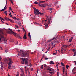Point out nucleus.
Instances as JSON below:
<instances>
[{"label": "nucleus", "instance_id": "9", "mask_svg": "<svg viewBox=\"0 0 76 76\" xmlns=\"http://www.w3.org/2000/svg\"><path fill=\"white\" fill-rule=\"evenodd\" d=\"M4 19L5 20H7V21H9V20H10V19L7 18V17H6V16H5Z\"/></svg>", "mask_w": 76, "mask_h": 76}, {"label": "nucleus", "instance_id": "36", "mask_svg": "<svg viewBox=\"0 0 76 76\" xmlns=\"http://www.w3.org/2000/svg\"><path fill=\"white\" fill-rule=\"evenodd\" d=\"M0 19H1V20H3V21H4V19L3 18H1H1Z\"/></svg>", "mask_w": 76, "mask_h": 76}, {"label": "nucleus", "instance_id": "25", "mask_svg": "<svg viewBox=\"0 0 76 76\" xmlns=\"http://www.w3.org/2000/svg\"><path fill=\"white\" fill-rule=\"evenodd\" d=\"M63 69V71H65V67L64 66L62 68Z\"/></svg>", "mask_w": 76, "mask_h": 76}, {"label": "nucleus", "instance_id": "59", "mask_svg": "<svg viewBox=\"0 0 76 76\" xmlns=\"http://www.w3.org/2000/svg\"><path fill=\"white\" fill-rule=\"evenodd\" d=\"M0 48L1 49V50H3V49H2V48L0 46Z\"/></svg>", "mask_w": 76, "mask_h": 76}, {"label": "nucleus", "instance_id": "53", "mask_svg": "<svg viewBox=\"0 0 76 76\" xmlns=\"http://www.w3.org/2000/svg\"><path fill=\"white\" fill-rule=\"evenodd\" d=\"M4 10L3 9V10H1V11H2L3 12H4Z\"/></svg>", "mask_w": 76, "mask_h": 76}, {"label": "nucleus", "instance_id": "14", "mask_svg": "<svg viewBox=\"0 0 76 76\" xmlns=\"http://www.w3.org/2000/svg\"><path fill=\"white\" fill-rule=\"evenodd\" d=\"M23 38L24 39H27V37H26V35H25L24 36Z\"/></svg>", "mask_w": 76, "mask_h": 76}, {"label": "nucleus", "instance_id": "44", "mask_svg": "<svg viewBox=\"0 0 76 76\" xmlns=\"http://www.w3.org/2000/svg\"><path fill=\"white\" fill-rule=\"evenodd\" d=\"M63 47L64 48H66V45H63Z\"/></svg>", "mask_w": 76, "mask_h": 76}, {"label": "nucleus", "instance_id": "13", "mask_svg": "<svg viewBox=\"0 0 76 76\" xmlns=\"http://www.w3.org/2000/svg\"><path fill=\"white\" fill-rule=\"evenodd\" d=\"M57 38H58V37H54L51 40H54V41L55 40H56V39H57Z\"/></svg>", "mask_w": 76, "mask_h": 76}, {"label": "nucleus", "instance_id": "31", "mask_svg": "<svg viewBox=\"0 0 76 76\" xmlns=\"http://www.w3.org/2000/svg\"><path fill=\"white\" fill-rule=\"evenodd\" d=\"M40 15H41V16H42L43 15H44V13H41L40 12V13L39 14Z\"/></svg>", "mask_w": 76, "mask_h": 76}, {"label": "nucleus", "instance_id": "35", "mask_svg": "<svg viewBox=\"0 0 76 76\" xmlns=\"http://www.w3.org/2000/svg\"><path fill=\"white\" fill-rule=\"evenodd\" d=\"M3 70V66H1V70L2 71Z\"/></svg>", "mask_w": 76, "mask_h": 76}, {"label": "nucleus", "instance_id": "26", "mask_svg": "<svg viewBox=\"0 0 76 76\" xmlns=\"http://www.w3.org/2000/svg\"><path fill=\"white\" fill-rule=\"evenodd\" d=\"M45 2V1H40L39 2V3H44Z\"/></svg>", "mask_w": 76, "mask_h": 76}, {"label": "nucleus", "instance_id": "17", "mask_svg": "<svg viewBox=\"0 0 76 76\" xmlns=\"http://www.w3.org/2000/svg\"><path fill=\"white\" fill-rule=\"evenodd\" d=\"M49 23H48V24H47V25H45V29H47V27L48 26V24Z\"/></svg>", "mask_w": 76, "mask_h": 76}, {"label": "nucleus", "instance_id": "49", "mask_svg": "<svg viewBox=\"0 0 76 76\" xmlns=\"http://www.w3.org/2000/svg\"><path fill=\"white\" fill-rule=\"evenodd\" d=\"M45 60H48V58H45Z\"/></svg>", "mask_w": 76, "mask_h": 76}, {"label": "nucleus", "instance_id": "45", "mask_svg": "<svg viewBox=\"0 0 76 76\" xmlns=\"http://www.w3.org/2000/svg\"><path fill=\"white\" fill-rule=\"evenodd\" d=\"M9 15H10V17H12V14H11V13H10L9 14Z\"/></svg>", "mask_w": 76, "mask_h": 76}, {"label": "nucleus", "instance_id": "58", "mask_svg": "<svg viewBox=\"0 0 76 76\" xmlns=\"http://www.w3.org/2000/svg\"><path fill=\"white\" fill-rule=\"evenodd\" d=\"M31 71H33V68L31 69Z\"/></svg>", "mask_w": 76, "mask_h": 76}, {"label": "nucleus", "instance_id": "24", "mask_svg": "<svg viewBox=\"0 0 76 76\" xmlns=\"http://www.w3.org/2000/svg\"><path fill=\"white\" fill-rule=\"evenodd\" d=\"M10 20V22H11L12 23H13L14 22L12 20H11L10 19V20Z\"/></svg>", "mask_w": 76, "mask_h": 76}, {"label": "nucleus", "instance_id": "29", "mask_svg": "<svg viewBox=\"0 0 76 76\" xmlns=\"http://www.w3.org/2000/svg\"><path fill=\"white\" fill-rule=\"evenodd\" d=\"M17 73L18 74H17L16 76H19V72H18Z\"/></svg>", "mask_w": 76, "mask_h": 76}, {"label": "nucleus", "instance_id": "23", "mask_svg": "<svg viewBox=\"0 0 76 76\" xmlns=\"http://www.w3.org/2000/svg\"><path fill=\"white\" fill-rule=\"evenodd\" d=\"M6 4H7V2H6V6L4 8V9L5 10L6 9Z\"/></svg>", "mask_w": 76, "mask_h": 76}, {"label": "nucleus", "instance_id": "12", "mask_svg": "<svg viewBox=\"0 0 76 76\" xmlns=\"http://www.w3.org/2000/svg\"><path fill=\"white\" fill-rule=\"evenodd\" d=\"M3 61H4L5 63L7 62V58H4L3 59Z\"/></svg>", "mask_w": 76, "mask_h": 76}, {"label": "nucleus", "instance_id": "54", "mask_svg": "<svg viewBox=\"0 0 76 76\" xmlns=\"http://www.w3.org/2000/svg\"><path fill=\"white\" fill-rule=\"evenodd\" d=\"M14 19L15 20H16V19H17V18L16 17H15V18H14Z\"/></svg>", "mask_w": 76, "mask_h": 76}, {"label": "nucleus", "instance_id": "6", "mask_svg": "<svg viewBox=\"0 0 76 76\" xmlns=\"http://www.w3.org/2000/svg\"><path fill=\"white\" fill-rule=\"evenodd\" d=\"M33 9L34 10V15H37V16H39V14H38V13H37V9H36L35 7H34Z\"/></svg>", "mask_w": 76, "mask_h": 76}, {"label": "nucleus", "instance_id": "4", "mask_svg": "<svg viewBox=\"0 0 76 76\" xmlns=\"http://www.w3.org/2000/svg\"><path fill=\"white\" fill-rule=\"evenodd\" d=\"M9 29L11 31L9 32V33H10V34H12L14 36H16V37H18V38H19L21 39V38L20 37V36L17 33H15L13 31H12V30H11V29L9 28Z\"/></svg>", "mask_w": 76, "mask_h": 76}, {"label": "nucleus", "instance_id": "60", "mask_svg": "<svg viewBox=\"0 0 76 76\" xmlns=\"http://www.w3.org/2000/svg\"><path fill=\"white\" fill-rule=\"evenodd\" d=\"M63 48H62V49H61V53H62V52H63Z\"/></svg>", "mask_w": 76, "mask_h": 76}, {"label": "nucleus", "instance_id": "37", "mask_svg": "<svg viewBox=\"0 0 76 76\" xmlns=\"http://www.w3.org/2000/svg\"><path fill=\"white\" fill-rule=\"evenodd\" d=\"M6 12H7V11H6L4 12V13L6 15H7V13H6Z\"/></svg>", "mask_w": 76, "mask_h": 76}, {"label": "nucleus", "instance_id": "11", "mask_svg": "<svg viewBox=\"0 0 76 76\" xmlns=\"http://www.w3.org/2000/svg\"><path fill=\"white\" fill-rule=\"evenodd\" d=\"M73 37H71V39L69 40V41H68V42H71V41H72V39H73Z\"/></svg>", "mask_w": 76, "mask_h": 76}, {"label": "nucleus", "instance_id": "56", "mask_svg": "<svg viewBox=\"0 0 76 76\" xmlns=\"http://www.w3.org/2000/svg\"><path fill=\"white\" fill-rule=\"evenodd\" d=\"M11 3H12V4H13V2L12 1L11 2Z\"/></svg>", "mask_w": 76, "mask_h": 76}, {"label": "nucleus", "instance_id": "63", "mask_svg": "<svg viewBox=\"0 0 76 76\" xmlns=\"http://www.w3.org/2000/svg\"><path fill=\"white\" fill-rule=\"evenodd\" d=\"M25 69H26V66H25Z\"/></svg>", "mask_w": 76, "mask_h": 76}, {"label": "nucleus", "instance_id": "46", "mask_svg": "<svg viewBox=\"0 0 76 76\" xmlns=\"http://www.w3.org/2000/svg\"><path fill=\"white\" fill-rule=\"evenodd\" d=\"M57 54V52H56L54 53L53 54V55H56Z\"/></svg>", "mask_w": 76, "mask_h": 76}, {"label": "nucleus", "instance_id": "32", "mask_svg": "<svg viewBox=\"0 0 76 76\" xmlns=\"http://www.w3.org/2000/svg\"><path fill=\"white\" fill-rule=\"evenodd\" d=\"M61 64L62 66H64V63L61 62Z\"/></svg>", "mask_w": 76, "mask_h": 76}, {"label": "nucleus", "instance_id": "18", "mask_svg": "<svg viewBox=\"0 0 76 76\" xmlns=\"http://www.w3.org/2000/svg\"><path fill=\"white\" fill-rule=\"evenodd\" d=\"M37 13H38V14H40V13L41 12H39V10H37Z\"/></svg>", "mask_w": 76, "mask_h": 76}, {"label": "nucleus", "instance_id": "42", "mask_svg": "<svg viewBox=\"0 0 76 76\" xmlns=\"http://www.w3.org/2000/svg\"><path fill=\"white\" fill-rule=\"evenodd\" d=\"M18 25H20V26H21V23H18Z\"/></svg>", "mask_w": 76, "mask_h": 76}, {"label": "nucleus", "instance_id": "55", "mask_svg": "<svg viewBox=\"0 0 76 76\" xmlns=\"http://www.w3.org/2000/svg\"><path fill=\"white\" fill-rule=\"evenodd\" d=\"M2 59V58L1 57V56H0V61H1V60Z\"/></svg>", "mask_w": 76, "mask_h": 76}, {"label": "nucleus", "instance_id": "21", "mask_svg": "<svg viewBox=\"0 0 76 76\" xmlns=\"http://www.w3.org/2000/svg\"><path fill=\"white\" fill-rule=\"evenodd\" d=\"M44 66V65H42L41 66V67H40V69H43V66Z\"/></svg>", "mask_w": 76, "mask_h": 76}, {"label": "nucleus", "instance_id": "64", "mask_svg": "<svg viewBox=\"0 0 76 76\" xmlns=\"http://www.w3.org/2000/svg\"><path fill=\"white\" fill-rule=\"evenodd\" d=\"M73 56H76V54H74V55H73Z\"/></svg>", "mask_w": 76, "mask_h": 76}, {"label": "nucleus", "instance_id": "51", "mask_svg": "<svg viewBox=\"0 0 76 76\" xmlns=\"http://www.w3.org/2000/svg\"><path fill=\"white\" fill-rule=\"evenodd\" d=\"M27 71H28V72H29V68H27Z\"/></svg>", "mask_w": 76, "mask_h": 76}, {"label": "nucleus", "instance_id": "57", "mask_svg": "<svg viewBox=\"0 0 76 76\" xmlns=\"http://www.w3.org/2000/svg\"><path fill=\"white\" fill-rule=\"evenodd\" d=\"M12 18H13V19H15V17H12Z\"/></svg>", "mask_w": 76, "mask_h": 76}, {"label": "nucleus", "instance_id": "3", "mask_svg": "<svg viewBox=\"0 0 76 76\" xmlns=\"http://www.w3.org/2000/svg\"><path fill=\"white\" fill-rule=\"evenodd\" d=\"M3 32L1 31V30H0V37L2 39V41H4V43H5L6 44H7V40H6L5 39V38L4 37V36H3Z\"/></svg>", "mask_w": 76, "mask_h": 76}, {"label": "nucleus", "instance_id": "61", "mask_svg": "<svg viewBox=\"0 0 76 76\" xmlns=\"http://www.w3.org/2000/svg\"><path fill=\"white\" fill-rule=\"evenodd\" d=\"M57 70H59V69H58V67H57Z\"/></svg>", "mask_w": 76, "mask_h": 76}, {"label": "nucleus", "instance_id": "8", "mask_svg": "<svg viewBox=\"0 0 76 76\" xmlns=\"http://www.w3.org/2000/svg\"><path fill=\"white\" fill-rule=\"evenodd\" d=\"M52 17H51L50 18H48V22L50 24L51 23V18Z\"/></svg>", "mask_w": 76, "mask_h": 76}, {"label": "nucleus", "instance_id": "30", "mask_svg": "<svg viewBox=\"0 0 76 76\" xmlns=\"http://www.w3.org/2000/svg\"><path fill=\"white\" fill-rule=\"evenodd\" d=\"M22 29H23V31H24L25 32H26V31H25V29H24V28H23V27H22Z\"/></svg>", "mask_w": 76, "mask_h": 76}, {"label": "nucleus", "instance_id": "27", "mask_svg": "<svg viewBox=\"0 0 76 76\" xmlns=\"http://www.w3.org/2000/svg\"><path fill=\"white\" fill-rule=\"evenodd\" d=\"M34 4H38V2H37V1H36L35 2H34Z\"/></svg>", "mask_w": 76, "mask_h": 76}, {"label": "nucleus", "instance_id": "43", "mask_svg": "<svg viewBox=\"0 0 76 76\" xmlns=\"http://www.w3.org/2000/svg\"><path fill=\"white\" fill-rule=\"evenodd\" d=\"M15 28H18V26L17 25H15Z\"/></svg>", "mask_w": 76, "mask_h": 76}, {"label": "nucleus", "instance_id": "52", "mask_svg": "<svg viewBox=\"0 0 76 76\" xmlns=\"http://www.w3.org/2000/svg\"><path fill=\"white\" fill-rule=\"evenodd\" d=\"M34 24H36V23H37V24H38V23H36L35 22H34Z\"/></svg>", "mask_w": 76, "mask_h": 76}, {"label": "nucleus", "instance_id": "48", "mask_svg": "<svg viewBox=\"0 0 76 76\" xmlns=\"http://www.w3.org/2000/svg\"><path fill=\"white\" fill-rule=\"evenodd\" d=\"M72 51H73V52H74V51H75V49H72Z\"/></svg>", "mask_w": 76, "mask_h": 76}, {"label": "nucleus", "instance_id": "39", "mask_svg": "<svg viewBox=\"0 0 76 76\" xmlns=\"http://www.w3.org/2000/svg\"><path fill=\"white\" fill-rule=\"evenodd\" d=\"M21 76H25V74H22L21 75Z\"/></svg>", "mask_w": 76, "mask_h": 76}, {"label": "nucleus", "instance_id": "1", "mask_svg": "<svg viewBox=\"0 0 76 76\" xmlns=\"http://www.w3.org/2000/svg\"><path fill=\"white\" fill-rule=\"evenodd\" d=\"M21 63L22 64H24V60L25 64L26 66H30V67H32V65L30 63L29 64V60L27 58H21Z\"/></svg>", "mask_w": 76, "mask_h": 76}, {"label": "nucleus", "instance_id": "7", "mask_svg": "<svg viewBox=\"0 0 76 76\" xmlns=\"http://www.w3.org/2000/svg\"><path fill=\"white\" fill-rule=\"evenodd\" d=\"M72 73L73 74L76 73V67L74 68L72 71Z\"/></svg>", "mask_w": 76, "mask_h": 76}, {"label": "nucleus", "instance_id": "40", "mask_svg": "<svg viewBox=\"0 0 76 76\" xmlns=\"http://www.w3.org/2000/svg\"><path fill=\"white\" fill-rule=\"evenodd\" d=\"M9 9L10 10H11V11H12V8H11V7H10Z\"/></svg>", "mask_w": 76, "mask_h": 76}, {"label": "nucleus", "instance_id": "20", "mask_svg": "<svg viewBox=\"0 0 76 76\" xmlns=\"http://www.w3.org/2000/svg\"><path fill=\"white\" fill-rule=\"evenodd\" d=\"M48 10H50V11H52L53 10V9L52 8H48L47 9Z\"/></svg>", "mask_w": 76, "mask_h": 76}, {"label": "nucleus", "instance_id": "50", "mask_svg": "<svg viewBox=\"0 0 76 76\" xmlns=\"http://www.w3.org/2000/svg\"><path fill=\"white\" fill-rule=\"evenodd\" d=\"M40 6H41V7H43V4L41 5Z\"/></svg>", "mask_w": 76, "mask_h": 76}, {"label": "nucleus", "instance_id": "2", "mask_svg": "<svg viewBox=\"0 0 76 76\" xmlns=\"http://www.w3.org/2000/svg\"><path fill=\"white\" fill-rule=\"evenodd\" d=\"M21 55V56L23 57H29V54H28L27 53L23 52V50H20V51L19 52L18 55Z\"/></svg>", "mask_w": 76, "mask_h": 76}, {"label": "nucleus", "instance_id": "5", "mask_svg": "<svg viewBox=\"0 0 76 76\" xmlns=\"http://www.w3.org/2000/svg\"><path fill=\"white\" fill-rule=\"evenodd\" d=\"M8 69H10L11 68V65H12V63H13V61L10 58L8 59Z\"/></svg>", "mask_w": 76, "mask_h": 76}, {"label": "nucleus", "instance_id": "38", "mask_svg": "<svg viewBox=\"0 0 76 76\" xmlns=\"http://www.w3.org/2000/svg\"><path fill=\"white\" fill-rule=\"evenodd\" d=\"M28 37H30V38H31V34L30 33H28Z\"/></svg>", "mask_w": 76, "mask_h": 76}, {"label": "nucleus", "instance_id": "47", "mask_svg": "<svg viewBox=\"0 0 76 76\" xmlns=\"http://www.w3.org/2000/svg\"><path fill=\"white\" fill-rule=\"evenodd\" d=\"M38 69L37 70V74H36V76H37V75L38 74Z\"/></svg>", "mask_w": 76, "mask_h": 76}, {"label": "nucleus", "instance_id": "22", "mask_svg": "<svg viewBox=\"0 0 76 76\" xmlns=\"http://www.w3.org/2000/svg\"><path fill=\"white\" fill-rule=\"evenodd\" d=\"M66 69H68L69 68V65H66Z\"/></svg>", "mask_w": 76, "mask_h": 76}, {"label": "nucleus", "instance_id": "16", "mask_svg": "<svg viewBox=\"0 0 76 76\" xmlns=\"http://www.w3.org/2000/svg\"><path fill=\"white\" fill-rule=\"evenodd\" d=\"M43 7H45L47 6V4H43Z\"/></svg>", "mask_w": 76, "mask_h": 76}, {"label": "nucleus", "instance_id": "62", "mask_svg": "<svg viewBox=\"0 0 76 76\" xmlns=\"http://www.w3.org/2000/svg\"><path fill=\"white\" fill-rule=\"evenodd\" d=\"M8 76H10V74L9 73H8Z\"/></svg>", "mask_w": 76, "mask_h": 76}, {"label": "nucleus", "instance_id": "34", "mask_svg": "<svg viewBox=\"0 0 76 76\" xmlns=\"http://www.w3.org/2000/svg\"><path fill=\"white\" fill-rule=\"evenodd\" d=\"M25 72L26 73H27V70L26 69L25 70Z\"/></svg>", "mask_w": 76, "mask_h": 76}, {"label": "nucleus", "instance_id": "41", "mask_svg": "<svg viewBox=\"0 0 76 76\" xmlns=\"http://www.w3.org/2000/svg\"><path fill=\"white\" fill-rule=\"evenodd\" d=\"M44 67H47V65L46 64L44 65Z\"/></svg>", "mask_w": 76, "mask_h": 76}, {"label": "nucleus", "instance_id": "15", "mask_svg": "<svg viewBox=\"0 0 76 76\" xmlns=\"http://www.w3.org/2000/svg\"><path fill=\"white\" fill-rule=\"evenodd\" d=\"M21 72H22L23 74H24V71H23V69L22 68L21 69Z\"/></svg>", "mask_w": 76, "mask_h": 76}, {"label": "nucleus", "instance_id": "33", "mask_svg": "<svg viewBox=\"0 0 76 76\" xmlns=\"http://www.w3.org/2000/svg\"><path fill=\"white\" fill-rule=\"evenodd\" d=\"M8 49H6L5 50V53H7L8 52V50H7Z\"/></svg>", "mask_w": 76, "mask_h": 76}, {"label": "nucleus", "instance_id": "10", "mask_svg": "<svg viewBox=\"0 0 76 76\" xmlns=\"http://www.w3.org/2000/svg\"><path fill=\"white\" fill-rule=\"evenodd\" d=\"M47 6H48V7H50L51 6V5L50 3H49L48 4H47Z\"/></svg>", "mask_w": 76, "mask_h": 76}, {"label": "nucleus", "instance_id": "28", "mask_svg": "<svg viewBox=\"0 0 76 76\" xmlns=\"http://www.w3.org/2000/svg\"><path fill=\"white\" fill-rule=\"evenodd\" d=\"M50 64H54V62L53 61H51L50 62Z\"/></svg>", "mask_w": 76, "mask_h": 76}, {"label": "nucleus", "instance_id": "19", "mask_svg": "<svg viewBox=\"0 0 76 76\" xmlns=\"http://www.w3.org/2000/svg\"><path fill=\"white\" fill-rule=\"evenodd\" d=\"M47 70H49V71H52V70H51V68L50 69L48 68L47 69Z\"/></svg>", "mask_w": 76, "mask_h": 76}]
</instances>
